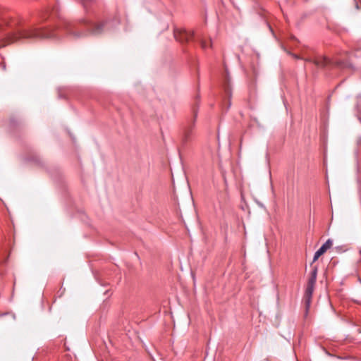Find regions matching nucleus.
Segmentation results:
<instances>
[{
    "mask_svg": "<svg viewBox=\"0 0 361 361\" xmlns=\"http://www.w3.org/2000/svg\"><path fill=\"white\" fill-rule=\"evenodd\" d=\"M67 34L73 35L76 37L85 35V32H79L78 23L64 22L63 25L57 29L38 28L35 26H23L18 30L0 41V47H4L11 43L20 39H39L47 38H54L58 36L59 32L62 31Z\"/></svg>",
    "mask_w": 361,
    "mask_h": 361,
    "instance_id": "nucleus-1",
    "label": "nucleus"
},
{
    "mask_svg": "<svg viewBox=\"0 0 361 361\" xmlns=\"http://www.w3.org/2000/svg\"><path fill=\"white\" fill-rule=\"evenodd\" d=\"M82 24L85 29L93 35H99L106 30L107 27L108 21H101L97 23H93L87 19H82L80 22Z\"/></svg>",
    "mask_w": 361,
    "mask_h": 361,
    "instance_id": "nucleus-2",
    "label": "nucleus"
},
{
    "mask_svg": "<svg viewBox=\"0 0 361 361\" xmlns=\"http://www.w3.org/2000/svg\"><path fill=\"white\" fill-rule=\"evenodd\" d=\"M174 37L181 43L187 42L193 38V32L185 29H176L174 30Z\"/></svg>",
    "mask_w": 361,
    "mask_h": 361,
    "instance_id": "nucleus-3",
    "label": "nucleus"
},
{
    "mask_svg": "<svg viewBox=\"0 0 361 361\" xmlns=\"http://www.w3.org/2000/svg\"><path fill=\"white\" fill-rule=\"evenodd\" d=\"M193 114L194 117L190 121V123L188 124L187 126H185L183 132V140L184 142H188L192 134V130L195 127V122H196V118L197 115V111L196 109H193Z\"/></svg>",
    "mask_w": 361,
    "mask_h": 361,
    "instance_id": "nucleus-4",
    "label": "nucleus"
},
{
    "mask_svg": "<svg viewBox=\"0 0 361 361\" xmlns=\"http://www.w3.org/2000/svg\"><path fill=\"white\" fill-rule=\"evenodd\" d=\"M333 245V242L331 239H328L325 243H324L322 247L314 253L313 257V262H316L319 257L322 255L324 252H326L328 249H329Z\"/></svg>",
    "mask_w": 361,
    "mask_h": 361,
    "instance_id": "nucleus-5",
    "label": "nucleus"
},
{
    "mask_svg": "<svg viewBox=\"0 0 361 361\" xmlns=\"http://www.w3.org/2000/svg\"><path fill=\"white\" fill-rule=\"evenodd\" d=\"M330 63V60L326 56H316L313 61V63L318 68H324Z\"/></svg>",
    "mask_w": 361,
    "mask_h": 361,
    "instance_id": "nucleus-6",
    "label": "nucleus"
},
{
    "mask_svg": "<svg viewBox=\"0 0 361 361\" xmlns=\"http://www.w3.org/2000/svg\"><path fill=\"white\" fill-rule=\"evenodd\" d=\"M314 289V286L307 284V287H306L305 293V297L307 305H309L310 302V300L312 298Z\"/></svg>",
    "mask_w": 361,
    "mask_h": 361,
    "instance_id": "nucleus-7",
    "label": "nucleus"
},
{
    "mask_svg": "<svg viewBox=\"0 0 361 361\" xmlns=\"http://www.w3.org/2000/svg\"><path fill=\"white\" fill-rule=\"evenodd\" d=\"M317 276V267H314L311 271L310 276L308 279L307 284L315 286Z\"/></svg>",
    "mask_w": 361,
    "mask_h": 361,
    "instance_id": "nucleus-8",
    "label": "nucleus"
},
{
    "mask_svg": "<svg viewBox=\"0 0 361 361\" xmlns=\"http://www.w3.org/2000/svg\"><path fill=\"white\" fill-rule=\"evenodd\" d=\"M293 56L295 59H302V60H304L306 62L313 63V61H314V58L312 59L311 57L302 58V57L298 56L297 55H293Z\"/></svg>",
    "mask_w": 361,
    "mask_h": 361,
    "instance_id": "nucleus-9",
    "label": "nucleus"
},
{
    "mask_svg": "<svg viewBox=\"0 0 361 361\" xmlns=\"http://www.w3.org/2000/svg\"><path fill=\"white\" fill-rule=\"evenodd\" d=\"M200 43L201 47L203 49H205L207 47V42L204 39L201 38L200 39Z\"/></svg>",
    "mask_w": 361,
    "mask_h": 361,
    "instance_id": "nucleus-10",
    "label": "nucleus"
},
{
    "mask_svg": "<svg viewBox=\"0 0 361 361\" xmlns=\"http://www.w3.org/2000/svg\"><path fill=\"white\" fill-rule=\"evenodd\" d=\"M5 67H6V66H5V64H4L3 65V68L5 69Z\"/></svg>",
    "mask_w": 361,
    "mask_h": 361,
    "instance_id": "nucleus-11",
    "label": "nucleus"
}]
</instances>
